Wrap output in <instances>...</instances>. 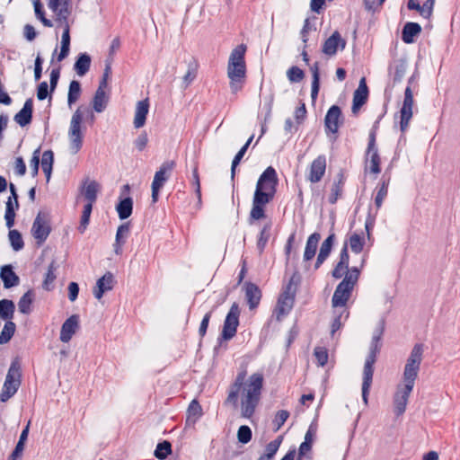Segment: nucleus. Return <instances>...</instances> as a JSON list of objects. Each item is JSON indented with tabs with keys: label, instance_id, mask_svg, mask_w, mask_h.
Wrapping results in <instances>:
<instances>
[{
	"label": "nucleus",
	"instance_id": "obj_7",
	"mask_svg": "<svg viewBox=\"0 0 460 460\" xmlns=\"http://www.w3.org/2000/svg\"><path fill=\"white\" fill-rule=\"evenodd\" d=\"M101 185L94 180L85 179L79 187L77 202H84L83 213L78 226V231L84 234L89 225L92 208L97 199Z\"/></svg>",
	"mask_w": 460,
	"mask_h": 460
},
{
	"label": "nucleus",
	"instance_id": "obj_23",
	"mask_svg": "<svg viewBox=\"0 0 460 460\" xmlns=\"http://www.w3.org/2000/svg\"><path fill=\"white\" fill-rule=\"evenodd\" d=\"M326 168V160L324 156H318L311 164L309 172V180L312 182H317L324 174Z\"/></svg>",
	"mask_w": 460,
	"mask_h": 460
},
{
	"label": "nucleus",
	"instance_id": "obj_39",
	"mask_svg": "<svg viewBox=\"0 0 460 460\" xmlns=\"http://www.w3.org/2000/svg\"><path fill=\"white\" fill-rule=\"evenodd\" d=\"M4 321L3 329L0 333V344L7 343L14 334L16 326L15 324L8 321L7 318H2Z\"/></svg>",
	"mask_w": 460,
	"mask_h": 460
},
{
	"label": "nucleus",
	"instance_id": "obj_52",
	"mask_svg": "<svg viewBox=\"0 0 460 460\" xmlns=\"http://www.w3.org/2000/svg\"><path fill=\"white\" fill-rule=\"evenodd\" d=\"M14 305L10 300H1L0 301V316H9L13 314Z\"/></svg>",
	"mask_w": 460,
	"mask_h": 460
},
{
	"label": "nucleus",
	"instance_id": "obj_11",
	"mask_svg": "<svg viewBox=\"0 0 460 460\" xmlns=\"http://www.w3.org/2000/svg\"><path fill=\"white\" fill-rule=\"evenodd\" d=\"M51 231L50 216L48 212L40 211L31 226V233L38 245H41Z\"/></svg>",
	"mask_w": 460,
	"mask_h": 460
},
{
	"label": "nucleus",
	"instance_id": "obj_64",
	"mask_svg": "<svg viewBox=\"0 0 460 460\" xmlns=\"http://www.w3.org/2000/svg\"><path fill=\"white\" fill-rule=\"evenodd\" d=\"M326 0H311L310 8L313 12L320 13Z\"/></svg>",
	"mask_w": 460,
	"mask_h": 460
},
{
	"label": "nucleus",
	"instance_id": "obj_27",
	"mask_svg": "<svg viewBox=\"0 0 460 460\" xmlns=\"http://www.w3.org/2000/svg\"><path fill=\"white\" fill-rule=\"evenodd\" d=\"M0 278L6 288L14 287L19 282L18 276L14 273L10 265H5L1 268Z\"/></svg>",
	"mask_w": 460,
	"mask_h": 460
},
{
	"label": "nucleus",
	"instance_id": "obj_3",
	"mask_svg": "<svg viewBox=\"0 0 460 460\" xmlns=\"http://www.w3.org/2000/svg\"><path fill=\"white\" fill-rule=\"evenodd\" d=\"M278 182L277 172L271 166L268 167L259 177L252 198L251 210L252 219L258 220L264 217V208L273 199Z\"/></svg>",
	"mask_w": 460,
	"mask_h": 460
},
{
	"label": "nucleus",
	"instance_id": "obj_24",
	"mask_svg": "<svg viewBox=\"0 0 460 460\" xmlns=\"http://www.w3.org/2000/svg\"><path fill=\"white\" fill-rule=\"evenodd\" d=\"M367 170L374 174H377L380 172L379 168V155L377 154V150L375 147L374 140H371L368 145L367 150Z\"/></svg>",
	"mask_w": 460,
	"mask_h": 460
},
{
	"label": "nucleus",
	"instance_id": "obj_19",
	"mask_svg": "<svg viewBox=\"0 0 460 460\" xmlns=\"http://www.w3.org/2000/svg\"><path fill=\"white\" fill-rule=\"evenodd\" d=\"M148 111L149 102L146 99L138 101L136 103L133 119L135 128H140L145 126Z\"/></svg>",
	"mask_w": 460,
	"mask_h": 460
},
{
	"label": "nucleus",
	"instance_id": "obj_57",
	"mask_svg": "<svg viewBox=\"0 0 460 460\" xmlns=\"http://www.w3.org/2000/svg\"><path fill=\"white\" fill-rule=\"evenodd\" d=\"M192 184L195 188V192L197 194L199 203H200V199H201L200 181H199V176L197 167H194L192 170Z\"/></svg>",
	"mask_w": 460,
	"mask_h": 460
},
{
	"label": "nucleus",
	"instance_id": "obj_55",
	"mask_svg": "<svg viewBox=\"0 0 460 460\" xmlns=\"http://www.w3.org/2000/svg\"><path fill=\"white\" fill-rule=\"evenodd\" d=\"M31 295L30 293H26L22 296L19 302V309L21 314H29V308L31 304Z\"/></svg>",
	"mask_w": 460,
	"mask_h": 460
},
{
	"label": "nucleus",
	"instance_id": "obj_15",
	"mask_svg": "<svg viewBox=\"0 0 460 460\" xmlns=\"http://www.w3.org/2000/svg\"><path fill=\"white\" fill-rule=\"evenodd\" d=\"M115 280L114 276L111 272H106L102 277L96 280L93 287L92 292L95 299L101 301L105 293L113 288Z\"/></svg>",
	"mask_w": 460,
	"mask_h": 460
},
{
	"label": "nucleus",
	"instance_id": "obj_8",
	"mask_svg": "<svg viewBox=\"0 0 460 460\" xmlns=\"http://www.w3.org/2000/svg\"><path fill=\"white\" fill-rule=\"evenodd\" d=\"M383 332V323H380V326L376 332L373 336V342L370 347V352L366 358L364 368H363V377H362V401L363 403L367 406L368 405V397L370 393V388L373 381L374 375V364L376 362V354L379 350L378 341Z\"/></svg>",
	"mask_w": 460,
	"mask_h": 460
},
{
	"label": "nucleus",
	"instance_id": "obj_58",
	"mask_svg": "<svg viewBox=\"0 0 460 460\" xmlns=\"http://www.w3.org/2000/svg\"><path fill=\"white\" fill-rule=\"evenodd\" d=\"M434 4L435 0H426L421 6V16L425 19H429L432 15Z\"/></svg>",
	"mask_w": 460,
	"mask_h": 460
},
{
	"label": "nucleus",
	"instance_id": "obj_61",
	"mask_svg": "<svg viewBox=\"0 0 460 460\" xmlns=\"http://www.w3.org/2000/svg\"><path fill=\"white\" fill-rule=\"evenodd\" d=\"M128 231H129V226L128 223L120 225L117 229L115 239L124 242L125 238L127 237V235L128 234Z\"/></svg>",
	"mask_w": 460,
	"mask_h": 460
},
{
	"label": "nucleus",
	"instance_id": "obj_47",
	"mask_svg": "<svg viewBox=\"0 0 460 460\" xmlns=\"http://www.w3.org/2000/svg\"><path fill=\"white\" fill-rule=\"evenodd\" d=\"M56 266L54 263H51L45 276V279L43 281V288L47 290H50L53 285L54 280L56 279Z\"/></svg>",
	"mask_w": 460,
	"mask_h": 460
},
{
	"label": "nucleus",
	"instance_id": "obj_10",
	"mask_svg": "<svg viewBox=\"0 0 460 460\" xmlns=\"http://www.w3.org/2000/svg\"><path fill=\"white\" fill-rule=\"evenodd\" d=\"M21 384V367L18 360L11 363L0 394V400L6 402L17 392Z\"/></svg>",
	"mask_w": 460,
	"mask_h": 460
},
{
	"label": "nucleus",
	"instance_id": "obj_62",
	"mask_svg": "<svg viewBox=\"0 0 460 460\" xmlns=\"http://www.w3.org/2000/svg\"><path fill=\"white\" fill-rule=\"evenodd\" d=\"M306 115V110L304 103H302L300 106H298L294 112V117L296 121V124H301Z\"/></svg>",
	"mask_w": 460,
	"mask_h": 460
},
{
	"label": "nucleus",
	"instance_id": "obj_32",
	"mask_svg": "<svg viewBox=\"0 0 460 460\" xmlns=\"http://www.w3.org/2000/svg\"><path fill=\"white\" fill-rule=\"evenodd\" d=\"M320 239L321 236L317 233H314L308 237L304 252V259L305 261L311 260L314 256Z\"/></svg>",
	"mask_w": 460,
	"mask_h": 460
},
{
	"label": "nucleus",
	"instance_id": "obj_48",
	"mask_svg": "<svg viewBox=\"0 0 460 460\" xmlns=\"http://www.w3.org/2000/svg\"><path fill=\"white\" fill-rule=\"evenodd\" d=\"M237 438L242 444H247L250 442L252 439L251 429L246 425L241 426L237 431Z\"/></svg>",
	"mask_w": 460,
	"mask_h": 460
},
{
	"label": "nucleus",
	"instance_id": "obj_43",
	"mask_svg": "<svg viewBox=\"0 0 460 460\" xmlns=\"http://www.w3.org/2000/svg\"><path fill=\"white\" fill-rule=\"evenodd\" d=\"M311 72L313 75L311 98L313 103H314L320 88L319 68L317 64H314L313 66H311Z\"/></svg>",
	"mask_w": 460,
	"mask_h": 460
},
{
	"label": "nucleus",
	"instance_id": "obj_53",
	"mask_svg": "<svg viewBox=\"0 0 460 460\" xmlns=\"http://www.w3.org/2000/svg\"><path fill=\"white\" fill-rule=\"evenodd\" d=\"M287 76L292 83L299 82L304 77V72L297 66H292L287 71Z\"/></svg>",
	"mask_w": 460,
	"mask_h": 460
},
{
	"label": "nucleus",
	"instance_id": "obj_17",
	"mask_svg": "<svg viewBox=\"0 0 460 460\" xmlns=\"http://www.w3.org/2000/svg\"><path fill=\"white\" fill-rule=\"evenodd\" d=\"M79 329L78 318H66L60 329V341L64 343L69 342Z\"/></svg>",
	"mask_w": 460,
	"mask_h": 460
},
{
	"label": "nucleus",
	"instance_id": "obj_44",
	"mask_svg": "<svg viewBox=\"0 0 460 460\" xmlns=\"http://www.w3.org/2000/svg\"><path fill=\"white\" fill-rule=\"evenodd\" d=\"M172 454V445L170 442L164 440L158 443L154 452L155 456L159 460H164Z\"/></svg>",
	"mask_w": 460,
	"mask_h": 460
},
{
	"label": "nucleus",
	"instance_id": "obj_36",
	"mask_svg": "<svg viewBox=\"0 0 460 460\" xmlns=\"http://www.w3.org/2000/svg\"><path fill=\"white\" fill-rule=\"evenodd\" d=\"M239 325L238 318H226L222 331V338L226 341L232 339Z\"/></svg>",
	"mask_w": 460,
	"mask_h": 460
},
{
	"label": "nucleus",
	"instance_id": "obj_49",
	"mask_svg": "<svg viewBox=\"0 0 460 460\" xmlns=\"http://www.w3.org/2000/svg\"><path fill=\"white\" fill-rule=\"evenodd\" d=\"M282 443V437H278L273 441L270 442L266 447V453L264 456H269V458L272 459L274 455L279 450L280 445Z\"/></svg>",
	"mask_w": 460,
	"mask_h": 460
},
{
	"label": "nucleus",
	"instance_id": "obj_33",
	"mask_svg": "<svg viewBox=\"0 0 460 460\" xmlns=\"http://www.w3.org/2000/svg\"><path fill=\"white\" fill-rule=\"evenodd\" d=\"M334 241V234H330L322 243L320 248V252L317 257V261L315 263V268H318L324 260L329 256L332 246Z\"/></svg>",
	"mask_w": 460,
	"mask_h": 460
},
{
	"label": "nucleus",
	"instance_id": "obj_6",
	"mask_svg": "<svg viewBox=\"0 0 460 460\" xmlns=\"http://www.w3.org/2000/svg\"><path fill=\"white\" fill-rule=\"evenodd\" d=\"M87 111V108L79 106L71 116L66 142V152L68 155H75L83 147L85 130L84 119Z\"/></svg>",
	"mask_w": 460,
	"mask_h": 460
},
{
	"label": "nucleus",
	"instance_id": "obj_29",
	"mask_svg": "<svg viewBox=\"0 0 460 460\" xmlns=\"http://www.w3.org/2000/svg\"><path fill=\"white\" fill-rule=\"evenodd\" d=\"M348 266H349V254H348L346 247H343L341 253L340 261L336 265L334 270H332V276L335 279H340L344 274L346 276L349 271V270H348Z\"/></svg>",
	"mask_w": 460,
	"mask_h": 460
},
{
	"label": "nucleus",
	"instance_id": "obj_34",
	"mask_svg": "<svg viewBox=\"0 0 460 460\" xmlns=\"http://www.w3.org/2000/svg\"><path fill=\"white\" fill-rule=\"evenodd\" d=\"M108 100L107 93L102 89H97L92 102L93 110L98 113L102 112L107 106Z\"/></svg>",
	"mask_w": 460,
	"mask_h": 460
},
{
	"label": "nucleus",
	"instance_id": "obj_20",
	"mask_svg": "<svg viewBox=\"0 0 460 460\" xmlns=\"http://www.w3.org/2000/svg\"><path fill=\"white\" fill-rule=\"evenodd\" d=\"M341 112L338 106H332L325 116V127L329 132L336 133L341 124Z\"/></svg>",
	"mask_w": 460,
	"mask_h": 460
},
{
	"label": "nucleus",
	"instance_id": "obj_4",
	"mask_svg": "<svg viewBox=\"0 0 460 460\" xmlns=\"http://www.w3.org/2000/svg\"><path fill=\"white\" fill-rule=\"evenodd\" d=\"M34 13L36 18L42 23L43 26L52 28L54 26L62 28L63 32L60 41V52L57 57L58 62L62 61L68 56L70 49V23L69 16L71 12L52 13L53 19H49L46 16L43 4L40 0H32Z\"/></svg>",
	"mask_w": 460,
	"mask_h": 460
},
{
	"label": "nucleus",
	"instance_id": "obj_16",
	"mask_svg": "<svg viewBox=\"0 0 460 460\" xmlns=\"http://www.w3.org/2000/svg\"><path fill=\"white\" fill-rule=\"evenodd\" d=\"M346 41L337 31L333 32L323 43V52L327 56H334L345 48Z\"/></svg>",
	"mask_w": 460,
	"mask_h": 460
},
{
	"label": "nucleus",
	"instance_id": "obj_35",
	"mask_svg": "<svg viewBox=\"0 0 460 460\" xmlns=\"http://www.w3.org/2000/svg\"><path fill=\"white\" fill-rule=\"evenodd\" d=\"M202 407L197 400H192L187 411V422L196 423L202 416Z\"/></svg>",
	"mask_w": 460,
	"mask_h": 460
},
{
	"label": "nucleus",
	"instance_id": "obj_31",
	"mask_svg": "<svg viewBox=\"0 0 460 460\" xmlns=\"http://www.w3.org/2000/svg\"><path fill=\"white\" fill-rule=\"evenodd\" d=\"M32 112V101L27 100L22 107V109L15 115V121L21 125H27L31 119Z\"/></svg>",
	"mask_w": 460,
	"mask_h": 460
},
{
	"label": "nucleus",
	"instance_id": "obj_12",
	"mask_svg": "<svg viewBox=\"0 0 460 460\" xmlns=\"http://www.w3.org/2000/svg\"><path fill=\"white\" fill-rule=\"evenodd\" d=\"M173 167L174 162L168 161L162 164L159 169L155 172L154 180L151 184L153 203L157 202L159 191L164 185L165 181L168 180Z\"/></svg>",
	"mask_w": 460,
	"mask_h": 460
},
{
	"label": "nucleus",
	"instance_id": "obj_28",
	"mask_svg": "<svg viewBox=\"0 0 460 460\" xmlns=\"http://www.w3.org/2000/svg\"><path fill=\"white\" fill-rule=\"evenodd\" d=\"M19 204L17 200V195H14V198L9 197L6 202V208L4 214V219L6 222V226L11 228L14 224L15 218V210L18 208Z\"/></svg>",
	"mask_w": 460,
	"mask_h": 460
},
{
	"label": "nucleus",
	"instance_id": "obj_5",
	"mask_svg": "<svg viewBox=\"0 0 460 460\" xmlns=\"http://www.w3.org/2000/svg\"><path fill=\"white\" fill-rule=\"evenodd\" d=\"M246 47L244 45L236 46L230 53L227 62V77L231 92L236 93L239 92L245 82L246 64L244 55Z\"/></svg>",
	"mask_w": 460,
	"mask_h": 460
},
{
	"label": "nucleus",
	"instance_id": "obj_25",
	"mask_svg": "<svg viewBox=\"0 0 460 460\" xmlns=\"http://www.w3.org/2000/svg\"><path fill=\"white\" fill-rule=\"evenodd\" d=\"M245 297L251 309L256 307L261 300V294L257 286L252 283H245L243 285Z\"/></svg>",
	"mask_w": 460,
	"mask_h": 460
},
{
	"label": "nucleus",
	"instance_id": "obj_56",
	"mask_svg": "<svg viewBox=\"0 0 460 460\" xmlns=\"http://www.w3.org/2000/svg\"><path fill=\"white\" fill-rule=\"evenodd\" d=\"M39 164H40V148H37L32 155V157L30 161V169L31 175L35 177L39 172Z\"/></svg>",
	"mask_w": 460,
	"mask_h": 460
},
{
	"label": "nucleus",
	"instance_id": "obj_42",
	"mask_svg": "<svg viewBox=\"0 0 460 460\" xmlns=\"http://www.w3.org/2000/svg\"><path fill=\"white\" fill-rule=\"evenodd\" d=\"M54 162L53 153L50 150H47L42 155L41 167L46 174L47 181H49L51 176L52 165Z\"/></svg>",
	"mask_w": 460,
	"mask_h": 460
},
{
	"label": "nucleus",
	"instance_id": "obj_18",
	"mask_svg": "<svg viewBox=\"0 0 460 460\" xmlns=\"http://www.w3.org/2000/svg\"><path fill=\"white\" fill-rule=\"evenodd\" d=\"M59 78V70L53 69L50 73V85L47 82H41L37 89V98L40 101L45 100L55 90Z\"/></svg>",
	"mask_w": 460,
	"mask_h": 460
},
{
	"label": "nucleus",
	"instance_id": "obj_50",
	"mask_svg": "<svg viewBox=\"0 0 460 460\" xmlns=\"http://www.w3.org/2000/svg\"><path fill=\"white\" fill-rule=\"evenodd\" d=\"M289 417V412L286 410L277 411L273 420V425L276 430H279Z\"/></svg>",
	"mask_w": 460,
	"mask_h": 460
},
{
	"label": "nucleus",
	"instance_id": "obj_1",
	"mask_svg": "<svg viewBox=\"0 0 460 460\" xmlns=\"http://www.w3.org/2000/svg\"><path fill=\"white\" fill-rule=\"evenodd\" d=\"M263 386V371L259 370L247 376L246 370H241L230 388L226 402L235 407L238 405L242 416L250 418L259 405Z\"/></svg>",
	"mask_w": 460,
	"mask_h": 460
},
{
	"label": "nucleus",
	"instance_id": "obj_51",
	"mask_svg": "<svg viewBox=\"0 0 460 460\" xmlns=\"http://www.w3.org/2000/svg\"><path fill=\"white\" fill-rule=\"evenodd\" d=\"M314 357L316 358L319 366L323 367L328 360V351L323 347H316L314 349Z\"/></svg>",
	"mask_w": 460,
	"mask_h": 460
},
{
	"label": "nucleus",
	"instance_id": "obj_9",
	"mask_svg": "<svg viewBox=\"0 0 460 460\" xmlns=\"http://www.w3.org/2000/svg\"><path fill=\"white\" fill-rule=\"evenodd\" d=\"M365 261V258L362 257L360 259L359 265L352 267L345 276L344 279L338 285L332 296L333 307H342L345 305L353 287L358 279L360 270L364 267Z\"/></svg>",
	"mask_w": 460,
	"mask_h": 460
},
{
	"label": "nucleus",
	"instance_id": "obj_26",
	"mask_svg": "<svg viewBox=\"0 0 460 460\" xmlns=\"http://www.w3.org/2000/svg\"><path fill=\"white\" fill-rule=\"evenodd\" d=\"M365 245V236L363 234L353 233L348 238L344 247L348 250L349 247L350 251L354 253H360L363 251Z\"/></svg>",
	"mask_w": 460,
	"mask_h": 460
},
{
	"label": "nucleus",
	"instance_id": "obj_45",
	"mask_svg": "<svg viewBox=\"0 0 460 460\" xmlns=\"http://www.w3.org/2000/svg\"><path fill=\"white\" fill-rule=\"evenodd\" d=\"M81 93V86L79 82L72 81L69 85L68 94H67V103L69 106L74 104L79 98Z\"/></svg>",
	"mask_w": 460,
	"mask_h": 460
},
{
	"label": "nucleus",
	"instance_id": "obj_2",
	"mask_svg": "<svg viewBox=\"0 0 460 460\" xmlns=\"http://www.w3.org/2000/svg\"><path fill=\"white\" fill-rule=\"evenodd\" d=\"M423 358L422 345L416 344L408 357L400 382L392 396V411L396 418L402 416L409 404Z\"/></svg>",
	"mask_w": 460,
	"mask_h": 460
},
{
	"label": "nucleus",
	"instance_id": "obj_59",
	"mask_svg": "<svg viewBox=\"0 0 460 460\" xmlns=\"http://www.w3.org/2000/svg\"><path fill=\"white\" fill-rule=\"evenodd\" d=\"M148 142V137L146 132H142L134 141V146L138 151H143Z\"/></svg>",
	"mask_w": 460,
	"mask_h": 460
},
{
	"label": "nucleus",
	"instance_id": "obj_46",
	"mask_svg": "<svg viewBox=\"0 0 460 460\" xmlns=\"http://www.w3.org/2000/svg\"><path fill=\"white\" fill-rule=\"evenodd\" d=\"M8 239L14 251H20L22 249V237L17 230H11L8 234Z\"/></svg>",
	"mask_w": 460,
	"mask_h": 460
},
{
	"label": "nucleus",
	"instance_id": "obj_30",
	"mask_svg": "<svg viewBox=\"0 0 460 460\" xmlns=\"http://www.w3.org/2000/svg\"><path fill=\"white\" fill-rule=\"evenodd\" d=\"M420 31L421 27L420 24L408 22L404 25L402 30V40L408 44L412 43Z\"/></svg>",
	"mask_w": 460,
	"mask_h": 460
},
{
	"label": "nucleus",
	"instance_id": "obj_40",
	"mask_svg": "<svg viewBox=\"0 0 460 460\" xmlns=\"http://www.w3.org/2000/svg\"><path fill=\"white\" fill-rule=\"evenodd\" d=\"M47 4L52 13L71 12L70 4L67 0H47Z\"/></svg>",
	"mask_w": 460,
	"mask_h": 460
},
{
	"label": "nucleus",
	"instance_id": "obj_13",
	"mask_svg": "<svg viewBox=\"0 0 460 460\" xmlns=\"http://www.w3.org/2000/svg\"><path fill=\"white\" fill-rule=\"evenodd\" d=\"M295 293V287L289 284L286 290L279 296L275 307V313L278 316L291 313L294 306Z\"/></svg>",
	"mask_w": 460,
	"mask_h": 460
},
{
	"label": "nucleus",
	"instance_id": "obj_21",
	"mask_svg": "<svg viewBox=\"0 0 460 460\" xmlns=\"http://www.w3.org/2000/svg\"><path fill=\"white\" fill-rule=\"evenodd\" d=\"M368 97V89L366 84L365 77L359 80L358 86L353 94L352 111L358 112L360 107L367 102Z\"/></svg>",
	"mask_w": 460,
	"mask_h": 460
},
{
	"label": "nucleus",
	"instance_id": "obj_22",
	"mask_svg": "<svg viewBox=\"0 0 460 460\" xmlns=\"http://www.w3.org/2000/svg\"><path fill=\"white\" fill-rule=\"evenodd\" d=\"M183 62L187 66L184 75L180 78V85L182 88H187L195 79L198 65L196 61L190 57H185Z\"/></svg>",
	"mask_w": 460,
	"mask_h": 460
},
{
	"label": "nucleus",
	"instance_id": "obj_63",
	"mask_svg": "<svg viewBox=\"0 0 460 460\" xmlns=\"http://www.w3.org/2000/svg\"><path fill=\"white\" fill-rule=\"evenodd\" d=\"M23 34H24V37L29 41L33 40L36 38V36H37V32L35 31V28L32 25H30V24H26L24 26V28H23Z\"/></svg>",
	"mask_w": 460,
	"mask_h": 460
},
{
	"label": "nucleus",
	"instance_id": "obj_37",
	"mask_svg": "<svg viewBox=\"0 0 460 460\" xmlns=\"http://www.w3.org/2000/svg\"><path fill=\"white\" fill-rule=\"evenodd\" d=\"M90 65V56L86 53H82L79 55L77 60L75 61L74 68L77 75L83 76L88 72Z\"/></svg>",
	"mask_w": 460,
	"mask_h": 460
},
{
	"label": "nucleus",
	"instance_id": "obj_60",
	"mask_svg": "<svg viewBox=\"0 0 460 460\" xmlns=\"http://www.w3.org/2000/svg\"><path fill=\"white\" fill-rule=\"evenodd\" d=\"M317 433V424L316 423H311L309 426L305 435V442L313 444L314 438Z\"/></svg>",
	"mask_w": 460,
	"mask_h": 460
},
{
	"label": "nucleus",
	"instance_id": "obj_41",
	"mask_svg": "<svg viewBox=\"0 0 460 460\" xmlns=\"http://www.w3.org/2000/svg\"><path fill=\"white\" fill-rule=\"evenodd\" d=\"M28 433H29V426H27L22 431V433L20 435L19 441L16 444V447L8 460H17V459L21 458L23 449H24L25 441L27 440V438H28Z\"/></svg>",
	"mask_w": 460,
	"mask_h": 460
},
{
	"label": "nucleus",
	"instance_id": "obj_14",
	"mask_svg": "<svg viewBox=\"0 0 460 460\" xmlns=\"http://www.w3.org/2000/svg\"><path fill=\"white\" fill-rule=\"evenodd\" d=\"M413 93L410 87L405 89L404 93V100L402 103V107L401 109V129L402 131L406 130L409 126V122L413 115Z\"/></svg>",
	"mask_w": 460,
	"mask_h": 460
},
{
	"label": "nucleus",
	"instance_id": "obj_54",
	"mask_svg": "<svg viewBox=\"0 0 460 460\" xmlns=\"http://www.w3.org/2000/svg\"><path fill=\"white\" fill-rule=\"evenodd\" d=\"M66 290H67V299L71 303H74L78 297L79 285L76 282L71 281L68 283Z\"/></svg>",
	"mask_w": 460,
	"mask_h": 460
},
{
	"label": "nucleus",
	"instance_id": "obj_38",
	"mask_svg": "<svg viewBox=\"0 0 460 460\" xmlns=\"http://www.w3.org/2000/svg\"><path fill=\"white\" fill-rule=\"evenodd\" d=\"M133 209V201L130 198L122 199L116 206L119 217L123 220L130 217Z\"/></svg>",
	"mask_w": 460,
	"mask_h": 460
}]
</instances>
